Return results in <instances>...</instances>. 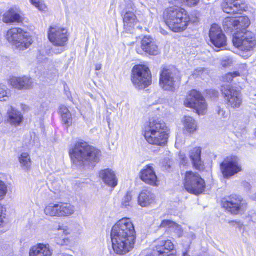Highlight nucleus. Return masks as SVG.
<instances>
[{"label": "nucleus", "instance_id": "obj_22", "mask_svg": "<svg viewBox=\"0 0 256 256\" xmlns=\"http://www.w3.org/2000/svg\"><path fill=\"white\" fill-rule=\"evenodd\" d=\"M9 84L12 88L18 90H28L33 86L32 78L26 76L12 77L9 80Z\"/></svg>", "mask_w": 256, "mask_h": 256}, {"label": "nucleus", "instance_id": "obj_27", "mask_svg": "<svg viewBox=\"0 0 256 256\" xmlns=\"http://www.w3.org/2000/svg\"><path fill=\"white\" fill-rule=\"evenodd\" d=\"M23 118L21 113L12 107L8 112V120L12 126H19L22 124Z\"/></svg>", "mask_w": 256, "mask_h": 256}, {"label": "nucleus", "instance_id": "obj_43", "mask_svg": "<svg viewBox=\"0 0 256 256\" xmlns=\"http://www.w3.org/2000/svg\"><path fill=\"white\" fill-rule=\"evenodd\" d=\"M102 65L101 64H96L95 66L96 70L98 71L102 69Z\"/></svg>", "mask_w": 256, "mask_h": 256}, {"label": "nucleus", "instance_id": "obj_36", "mask_svg": "<svg viewBox=\"0 0 256 256\" xmlns=\"http://www.w3.org/2000/svg\"><path fill=\"white\" fill-rule=\"evenodd\" d=\"M240 76V74L238 72H228L222 76V81L224 83H231L233 81L234 78Z\"/></svg>", "mask_w": 256, "mask_h": 256}, {"label": "nucleus", "instance_id": "obj_37", "mask_svg": "<svg viewBox=\"0 0 256 256\" xmlns=\"http://www.w3.org/2000/svg\"><path fill=\"white\" fill-rule=\"evenodd\" d=\"M30 4L41 12H46L48 10L47 6L42 0H30Z\"/></svg>", "mask_w": 256, "mask_h": 256}, {"label": "nucleus", "instance_id": "obj_41", "mask_svg": "<svg viewBox=\"0 0 256 256\" xmlns=\"http://www.w3.org/2000/svg\"><path fill=\"white\" fill-rule=\"evenodd\" d=\"M180 163L184 166L188 164V160L185 156H182L180 157Z\"/></svg>", "mask_w": 256, "mask_h": 256}, {"label": "nucleus", "instance_id": "obj_44", "mask_svg": "<svg viewBox=\"0 0 256 256\" xmlns=\"http://www.w3.org/2000/svg\"><path fill=\"white\" fill-rule=\"evenodd\" d=\"M233 223H236V224H239V222L236 221V220H232V221H230L229 222V224H233Z\"/></svg>", "mask_w": 256, "mask_h": 256}, {"label": "nucleus", "instance_id": "obj_33", "mask_svg": "<svg viewBox=\"0 0 256 256\" xmlns=\"http://www.w3.org/2000/svg\"><path fill=\"white\" fill-rule=\"evenodd\" d=\"M55 242L58 246H67L70 244V240L68 235L63 232L57 235L55 238Z\"/></svg>", "mask_w": 256, "mask_h": 256}, {"label": "nucleus", "instance_id": "obj_40", "mask_svg": "<svg viewBox=\"0 0 256 256\" xmlns=\"http://www.w3.org/2000/svg\"><path fill=\"white\" fill-rule=\"evenodd\" d=\"M182 2L188 8L196 6L200 2V0H182Z\"/></svg>", "mask_w": 256, "mask_h": 256}, {"label": "nucleus", "instance_id": "obj_26", "mask_svg": "<svg viewBox=\"0 0 256 256\" xmlns=\"http://www.w3.org/2000/svg\"><path fill=\"white\" fill-rule=\"evenodd\" d=\"M250 25V20L248 16H241L232 22L234 33L245 32Z\"/></svg>", "mask_w": 256, "mask_h": 256}, {"label": "nucleus", "instance_id": "obj_25", "mask_svg": "<svg viewBox=\"0 0 256 256\" xmlns=\"http://www.w3.org/2000/svg\"><path fill=\"white\" fill-rule=\"evenodd\" d=\"M52 252L48 244H38L30 248L29 256H52Z\"/></svg>", "mask_w": 256, "mask_h": 256}, {"label": "nucleus", "instance_id": "obj_35", "mask_svg": "<svg viewBox=\"0 0 256 256\" xmlns=\"http://www.w3.org/2000/svg\"><path fill=\"white\" fill-rule=\"evenodd\" d=\"M121 206L122 208H126L132 206V196L130 192H127L124 197Z\"/></svg>", "mask_w": 256, "mask_h": 256}, {"label": "nucleus", "instance_id": "obj_16", "mask_svg": "<svg viewBox=\"0 0 256 256\" xmlns=\"http://www.w3.org/2000/svg\"><path fill=\"white\" fill-rule=\"evenodd\" d=\"M136 50L140 55L145 54L150 56H156L160 54V50L154 39L148 36L143 37L140 41V46H136Z\"/></svg>", "mask_w": 256, "mask_h": 256}, {"label": "nucleus", "instance_id": "obj_2", "mask_svg": "<svg viewBox=\"0 0 256 256\" xmlns=\"http://www.w3.org/2000/svg\"><path fill=\"white\" fill-rule=\"evenodd\" d=\"M142 134L149 145L164 148L168 144L171 130L161 118H151L144 124Z\"/></svg>", "mask_w": 256, "mask_h": 256}, {"label": "nucleus", "instance_id": "obj_24", "mask_svg": "<svg viewBox=\"0 0 256 256\" xmlns=\"http://www.w3.org/2000/svg\"><path fill=\"white\" fill-rule=\"evenodd\" d=\"M138 204L143 208L152 206L156 204L154 195L148 190H143L138 196Z\"/></svg>", "mask_w": 256, "mask_h": 256}, {"label": "nucleus", "instance_id": "obj_13", "mask_svg": "<svg viewBox=\"0 0 256 256\" xmlns=\"http://www.w3.org/2000/svg\"><path fill=\"white\" fill-rule=\"evenodd\" d=\"M76 208L69 202H51L44 208L45 214L52 217L68 218L74 214Z\"/></svg>", "mask_w": 256, "mask_h": 256}, {"label": "nucleus", "instance_id": "obj_19", "mask_svg": "<svg viewBox=\"0 0 256 256\" xmlns=\"http://www.w3.org/2000/svg\"><path fill=\"white\" fill-rule=\"evenodd\" d=\"M140 178L146 184L152 186H158V178L152 164L146 166L140 172Z\"/></svg>", "mask_w": 256, "mask_h": 256}, {"label": "nucleus", "instance_id": "obj_15", "mask_svg": "<svg viewBox=\"0 0 256 256\" xmlns=\"http://www.w3.org/2000/svg\"><path fill=\"white\" fill-rule=\"evenodd\" d=\"M221 94L228 107L232 108H239L242 104L240 92L230 85H222Z\"/></svg>", "mask_w": 256, "mask_h": 256}, {"label": "nucleus", "instance_id": "obj_1", "mask_svg": "<svg viewBox=\"0 0 256 256\" xmlns=\"http://www.w3.org/2000/svg\"><path fill=\"white\" fill-rule=\"evenodd\" d=\"M110 237L114 252L118 255H124L134 248L136 235L134 224L130 218H124L112 226Z\"/></svg>", "mask_w": 256, "mask_h": 256}, {"label": "nucleus", "instance_id": "obj_12", "mask_svg": "<svg viewBox=\"0 0 256 256\" xmlns=\"http://www.w3.org/2000/svg\"><path fill=\"white\" fill-rule=\"evenodd\" d=\"M70 36L68 29L66 27L54 24L50 26L48 29V38L56 47H66L68 43Z\"/></svg>", "mask_w": 256, "mask_h": 256}, {"label": "nucleus", "instance_id": "obj_23", "mask_svg": "<svg viewBox=\"0 0 256 256\" xmlns=\"http://www.w3.org/2000/svg\"><path fill=\"white\" fill-rule=\"evenodd\" d=\"M99 177L108 186L113 189L118 184V180L112 169L106 168L100 170Z\"/></svg>", "mask_w": 256, "mask_h": 256}, {"label": "nucleus", "instance_id": "obj_20", "mask_svg": "<svg viewBox=\"0 0 256 256\" xmlns=\"http://www.w3.org/2000/svg\"><path fill=\"white\" fill-rule=\"evenodd\" d=\"M245 6L246 2L244 0H224L222 8L225 13L234 15L242 12Z\"/></svg>", "mask_w": 256, "mask_h": 256}, {"label": "nucleus", "instance_id": "obj_7", "mask_svg": "<svg viewBox=\"0 0 256 256\" xmlns=\"http://www.w3.org/2000/svg\"><path fill=\"white\" fill-rule=\"evenodd\" d=\"M130 80L138 90H144L152 84V76L150 68L144 64L135 65L132 70Z\"/></svg>", "mask_w": 256, "mask_h": 256}, {"label": "nucleus", "instance_id": "obj_5", "mask_svg": "<svg viewBox=\"0 0 256 256\" xmlns=\"http://www.w3.org/2000/svg\"><path fill=\"white\" fill-rule=\"evenodd\" d=\"M4 36L10 44L20 51L28 49L34 42L30 33L18 27H13L8 30Z\"/></svg>", "mask_w": 256, "mask_h": 256}, {"label": "nucleus", "instance_id": "obj_11", "mask_svg": "<svg viewBox=\"0 0 256 256\" xmlns=\"http://www.w3.org/2000/svg\"><path fill=\"white\" fill-rule=\"evenodd\" d=\"M232 43L242 54L251 52L256 48V35L251 31L234 33Z\"/></svg>", "mask_w": 256, "mask_h": 256}, {"label": "nucleus", "instance_id": "obj_34", "mask_svg": "<svg viewBox=\"0 0 256 256\" xmlns=\"http://www.w3.org/2000/svg\"><path fill=\"white\" fill-rule=\"evenodd\" d=\"M10 96V92L7 86L0 83V101L6 102Z\"/></svg>", "mask_w": 256, "mask_h": 256}, {"label": "nucleus", "instance_id": "obj_14", "mask_svg": "<svg viewBox=\"0 0 256 256\" xmlns=\"http://www.w3.org/2000/svg\"><path fill=\"white\" fill-rule=\"evenodd\" d=\"M220 170L223 178L229 180L243 171L239 158L234 155L226 157L220 164Z\"/></svg>", "mask_w": 256, "mask_h": 256}, {"label": "nucleus", "instance_id": "obj_4", "mask_svg": "<svg viewBox=\"0 0 256 256\" xmlns=\"http://www.w3.org/2000/svg\"><path fill=\"white\" fill-rule=\"evenodd\" d=\"M69 155L74 163L96 164L100 161L101 151L85 142H79L70 149Z\"/></svg>", "mask_w": 256, "mask_h": 256}, {"label": "nucleus", "instance_id": "obj_9", "mask_svg": "<svg viewBox=\"0 0 256 256\" xmlns=\"http://www.w3.org/2000/svg\"><path fill=\"white\" fill-rule=\"evenodd\" d=\"M184 105L192 109L199 116H204L208 112V104L204 96L200 91L195 89L188 92L184 101Z\"/></svg>", "mask_w": 256, "mask_h": 256}, {"label": "nucleus", "instance_id": "obj_39", "mask_svg": "<svg viewBox=\"0 0 256 256\" xmlns=\"http://www.w3.org/2000/svg\"><path fill=\"white\" fill-rule=\"evenodd\" d=\"M8 192V186L0 180V200H2Z\"/></svg>", "mask_w": 256, "mask_h": 256}, {"label": "nucleus", "instance_id": "obj_10", "mask_svg": "<svg viewBox=\"0 0 256 256\" xmlns=\"http://www.w3.org/2000/svg\"><path fill=\"white\" fill-rule=\"evenodd\" d=\"M220 205L226 212L232 216L240 214L248 207L246 200L242 196L234 194L222 198Z\"/></svg>", "mask_w": 256, "mask_h": 256}, {"label": "nucleus", "instance_id": "obj_18", "mask_svg": "<svg viewBox=\"0 0 256 256\" xmlns=\"http://www.w3.org/2000/svg\"><path fill=\"white\" fill-rule=\"evenodd\" d=\"M24 14L18 8L12 7L6 10L2 16V21L6 24H23Z\"/></svg>", "mask_w": 256, "mask_h": 256}, {"label": "nucleus", "instance_id": "obj_3", "mask_svg": "<svg viewBox=\"0 0 256 256\" xmlns=\"http://www.w3.org/2000/svg\"><path fill=\"white\" fill-rule=\"evenodd\" d=\"M162 19L168 29L174 33H182L187 30L194 22L188 12L176 6L164 8Z\"/></svg>", "mask_w": 256, "mask_h": 256}, {"label": "nucleus", "instance_id": "obj_42", "mask_svg": "<svg viewBox=\"0 0 256 256\" xmlns=\"http://www.w3.org/2000/svg\"><path fill=\"white\" fill-rule=\"evenodd\" d=\"M218 114L220 116H222L223 117H226L225 116L226 112L223 109H222L221 108H218Z\"/></svg>", "mask_w": 256, "mask_h": 256}, {"label": "nucleus", "instance_id": "obj_29", "mask_svg": "<svg viewBox=\"0 0 256 256\" xmlns=\"http://www.w3.org/2000/svg\"><path fill=\"white\" fill-rule=\"evenodd\" d=\"M124 26L134 28L140 22L136 14L132 12H126L123 16Z\"/></svg>", "mask_w": 256, "mask_h": 256}, {"label": "nucleus", "instance_id": "obj_28", "mask_svg": "<svg viewBox=\"0 0 256 256\" xmlns=\"http://www.w3.org/2000/svg\"><path fill=\"white\" fill-rule=\"evenodd\" d=\"M184 130L192 135L196 134L198 130V126L196 120L190 116H185L182 122Z\"/></svg>", "mask_w": 256, "mask_h": 256}, {"label": "nucleus", "instance_id": "obj_17", "mask_svg": "<svg viewBox=\"0 0 256 256\" xmlns=\"http://www.w3.org/2000/svg\"><path fill=\"white\" fill-rule=\"evenodd\" d=\"M208 34L210 42L216 48H221L226 46L227 38L218 24L212 25Z\"/></svg>", "mask_w": 256, "mask_h": 256}, {"label": "nucleus", "instance_id": "obj_30", "mask_svg": "<svg viewBox=\"0 0 256 256\" xmlns=\"http://www.w3.org/2000/svg\"><path fill=\"white\" fill-rule=\"evenodd\" d=\"M59 113L63 123L68 127L71 126L72 124V118L68 108L64 106H60L59 108Z\"/></svg>", "mask_w": 256, "mask_h": 256}, {"label": "nucleus", "instance_id": "obj_38", "mask_svg": "<svg viewBox=\"0 0 256 256\" xmlns=\"http://www.w3.org/2000/svg\"><path fill=\"white\" fill-rule=\"evenodd\" d=\"M6 210L4 206L0 204V228H4L6 224Z\"/></svg>", "mask_w": 256, "mask_h": 256}, {"label": "nucleus", "instance_id": "obj_31", "mask_svg": "<svg viewBox=\"0 0 256 256\" xmlns=\"http://www.w3.org/2000/svg\"><path fill=\"white\" fill-rule=\"evenodd\" d=\"M18 162L21 166L27 170H30L32 166V160L30 154L28 152H22L18 157Z\"/></svg>", "mask_w": 256, "mask_h": 256}, {"label": "nucleus", "instance_id": "obj_32", "mask_svg": "<svg viewBox=\"0 0 256 256\" xmlns=\"http://www.w3.org/2000/svg\"><path fill=\"white\" fill-rule=\"evenodd\" d=\"M159 228L164 229L166 230H168L172 229H179L180 228V226L174 222L169 220H164L162 221Z\"/></svg>", "mask_w": 256, "mask_h": 256}, {"label": "nucleus", "instance_id": "obj_46", "mask_svg": "<svg viewBox=\"0 0 256 256\" xmlns=\"http://www.w3.org/2000/svg\"><path fill=\"white\" fill-rule=\"evenodd\" d=\"M174 1H176V0H174Z\"/></svg>", "mask_w": 256, "mask_h": 256}, {"label": "nucleus", "instance_id": "obj_6", "mask_svg": "<svg viewBox=\"0 0 256 256\" xmlns=\"http://www.w3.org/2000/svg\"><path fill=\"white\" fill-rule=\"evenodd\" d=\"M182 184L186 192L196 196L204 194L207 187L205 180L198 172L192 170L184 173Z\"/></svg>", "mask_w": 256, "mask_h": 256}, {"label": "nucleus", "instance_id": "obj_8", "mask_svg": "<svg viewBox=\"0 0 256 256\" xmlns=\"http://www.w3.org/2000/svg\"><path fill=\"white\" fill-rule=\"evenodd\" d=\"M180 72L172 66H164L160 72L159 84L164 90L174 92L180 84Z\"/></svg>", "mask_w": 256, "mask_h": 256}, {"label": "nucleus", "instance_id": "obj_45", "mask_svg": "<svg viewBox=\"0 0 256 256\" xmlns=\"http://www.w3.org/2000/svg\"><path fill=\"white\" fill-rule=\"evenodd\" d=\"M62 53V52H59L58 54H60ZM57 54H58V53H57Z\"/></svg>", "mask_w": 256, "mask_h": 256}, {"label": "nucleus", "instance_id": "obj_21", "mask_svg": "<svg viewBox=\"0 0 256 256\" xmlns=\"http://www.w3.org/2000/svg\"><path fill=\"white\" fill-rule=\"evenodd\" d=\"M202 148L200 146L194 147L189 152V158L193 168L200 172L206 170L204 163L202 159Z\"/></svg>", "mask_w": 256, "mask_h": 256}]
</instances>
